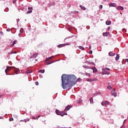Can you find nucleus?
Listing matches in <instances>:
<instances>
[{
  "mask_svg": "<svg viewBox=\"0 0 128 128\" xmlns=\"http://www.w3.org/2000/svg\"><path fill=\"white\" fill-rule=\"evenodd\" d=\"M38 55V54H34L30 58H36Z\"/></svg>",
  "mask_w": 128,
  "mask_h": 128,
  "instance_id": "nucleus-10",
  "label": "nucleus"
},
{
  "mask_svg": "<svg viewBox=\"0 0 128 128\" xmlns=\"http://www.w3.org/2000/svg\"><path fill=\"white\" fill-rule=\"evenodd\" d=\"M99 8H100V10H102V5H100L99 6Z\"/></svg>",
  "mask_w": 128,
  "mask_h": 128,
  "instance_id": "nucleus-34",
  "label": "nucleus"
},
{
  "mask_svg": "<svg viewBox=\"0 0 128 128\" xmlns=\"http://www.w3.org/2000/svg\"><path fill=\"white\" fill-rule=\"evenodd\" d=\"M79 48H80V50H84V48L82 46H80Z\"/></svg>",
  "mask_w": 128,
  "mask_h": 128,
  "instance_id": "nucleus-26",
  "label": "nucleus"
},
{
  "mask_svg": "<svg viewBox=\"0 0 128 128\" xmlns=\"http://www.w3.org/2000/svg\"><path fill=\"white\" fill-rule=\"evenodd\" d=\"M104 2H106V0H103Z\"/></svg>",
  "mask_w": 128,
  "mask_h": 128,
  "instance_id": "nucleus-51",
  "label": "nucleus"
},
{
  "mask_svg": "<svg viewBox=\"0 0 128 128\" xmlns=\"http://www.w3.org/2000/svg\"><path fill=\"white\" fill-rule=\"evenodd\" d=\"M108 55L110 56H116V54L112 53V52H110L108 53Z\"/></svg>",
  "mask_w": 128,
  "mask_h": 128,
  "instance_id": "nucleus-12",
  "label": "nucleus"
},
{
  "mask_svg": "<svg viewBox=\"0 0 128 128\" xmlns=\"http://www.w3.org/2000/svg\"><path fill=\"white\" fill-rule=\"evenodd\" d=\"M20 34H22V32H24V28H22L20 30Z\"/></svg>",
  "mask_w": 128,
  "mask_h": 128,
  "instance_id": "nucleus-27",
  "label": "nucleus"
},
{
  "mask_svg": "<svg viewBox=\"0 0 128 128\" xmlns=\"http://www.w3.org/2000/svg\"><path fill=\"white\" fill-rule=\"evenodd\" d=\"M108 32H103L102 34V36H108Z\"/></svg>",
  "mask_w": 128,
  "mask_h": 128,
  "instance_id": "nucleus-13",
  "label": "nucleus"
},
{
  "mask_svg": "<svg viewBox=\"0 0 128 128\" xmlns=\"http://www.w3.org/2000/svg\"><path fill=\"white\" fill-rule=\"evenodd\" d=\"M122 30H126V29L125 28H123Z\"/></svg>",
  "mask_w": 128,
  "mask_h": 128,
  "instance_id": "nucleus-50",
  "label": "nucleus"
},
{
  "mask_svg": "<svg viewBox=\"0 0 128 128\" xmlns=\"http://www.w3.org/2000/svg\"><path fill=\"white\" fill-rule=\"evenodd\" d=\"M110 72L103 71V74H110Z\"/></svg>",
  "mask_w": 128,
  "mask_h": 128,
  "instance_id": "nucleus-25",
  "label": "nucleus"
},
{
  "mask_svg": "<svg viewBox=\"0 0 128 128\" xmlns=\"http://www.w3.org/2000/svg\"><path fill=\"white\" fill-rule=\"evenodd\" d=\"M16 40H14L13 42H12V44H11V45H10V47L11 48H12V46H14V44H16Z\"/></svg>",
  "mask_w": 128,
  "mask_h": 128,
  "instance_id": "nucleus-16",
  "label": "nucleus"
},
{
  "mask_svg": "<svg viewBox=\"0 0 128 128\" xmlns=\"http://www.w3.org/2000/svg\"><path fill=\"white\" fill-rule=\"evenodd\" d=\"M70 46L69 43L59 44L58 46V48H62L63 46Z\"/></svg>",
  "mask_w": 128,
  "mask_h": 128,
  "instance_id": "nucleus-3",
  "label": "nucleus"
},
{
  "mask_svg": "<svg viewBox=\"0 0 128 128\" xmlns=\"http://www.w3.org/2000/svg\"><path fill=\"white\" fill-rule=\"evenodd\" d=\"M106 24L107 26H110V24H112V22L110 21H106Z\"/></svg>",
  "mask_w": 128,
  "mask_h": 128,
  "instance_id": "nucleus-22",
  "label": "nucleus"
},
{
  "mask_svg": "<svg viewBox=\"0 0 128 128\" xmlns=\"http://www.w3.org/2000/svg\"><path fill=\"white\" fill-rule=\"evenodd\" d=\"M116 88H113L111 92L112 96H116Z\"/></svg>",
  "mask_w": 128,
  "mask_h": 128,
  "instance_id": "nucleus-4",
  "label": "nucleus"
},
{
  "mask_svg": "<svg viewBox=\"0 0 128 128\" xmlns=\"http://www.w3.org/2000/svg\"><path fill=\"white\" fill-rule=\"evenodd\" d=\"M16 0H14L13 4H16Z\"/></svg>",
  "mask_w": 128,
  "mask_h": 128,
  "instance_id": "nucleus-36",
  "label": "nucleus"
},
{
  "mask_svg": "<svg viewBox=\"0 0 128 128\" xmlns=\"http://www.w3.org/2000/svg\"><path fill=\"white\" fill-rule=\"evenodd\" d=\"M89 50H92V46H89Z\"/></svg>",
  "mask_w": 128,
  "mask_h": 128,
  "instance_id": "nucleus-45",
  "label": "nucleus"
},
{
  "mask_svg": "<svg viewBox=\"0 0 128 128\" xmlns=\"http://www.w3.org/2000/svg\"><path fill=\"white\" fill-rule=\"evenodd\" d=\"M89 54H92V50L90 51Z\"/></svg>",
  "mask_w": 128,
  "mask_h": 128,
  "instance_id": "nucleus-39",
  "label": "nucleus"
},
{
  "mask_svg": "<svg viewBox=\"0 0 128 128\" xmlns=\"http://www.w3.org/2000/svg\"><path fill=\"white\" fill-rule=\"evenodd\" d=\"M110 6H113L114 8L116 7V4L114 3H110L109 4Z\"/></svg>",
  "mask_w": 128,
  "mask_h": 128,
  "instance_id": "nucleus-11",
  "label": "nucleus"
},
{
  "mask_svg": "<svg viewBox=\"0 0 128 128\" xmlns=\"http://www.w3.org/2000/svg\"><path fill=\"white\" fill-rule=\"evenodd\" d=\"M90 104H93L94 102V98H90Z\"/></svg>",
  "mask_w": 128,
  "mask_h": 128,
  "instance_id": "nucleus-23",
  "label": "nucleus"
},
{
  "mask_svg": "<svg viewBox=\"0 0 128 128\" xmlns=\"http://www.w3.org/2000/svg\"><path fill=\"white\" fill-rule=\"evenodd\" d=\"M2 117L0 116V120H2Z\"/></svg>",
  "mask_w": 128,
  "mask_h": 128,
  "instance_id": "nucleus-49",
  "label": "nucleus"
},
{
  "mask_svg": "<svg viewBox=\"0 0 128 128\" xmlns=\"http://www.w3.org/2000/svg\"><path fill=\"white\" fill-rule=\"evenodd\" d=\"M39 72L41 74H44V70H40Z\"/></svg>",
  "mask_w": 128,
  "mask_h": 128,
  "instance_id": "nucleus-30",
  "label": "nucleus"
},
{
  "mask_svg": "<svg viewBox=\"0 0 128 128\" xmlns=\"http://www.w3.org/2000/svg\"><path fill=\"white\" fill-rule=\"evenodd\" d=\"M84 68H88V66H84Z\"/></svg>",
  "mask_w": 128,
  "mask_h": 128,
  "instance_id": "nucleus-46",
  "label": "nucleus"
},
{
  "mask_svg": "<svg viewBox=\"0 0 128 128\" xmlns=\"http://www.w3.org/2000/svg\"><path fill=\"white\" fill-rule=\"evenodd\" d=\"M32 120H36V117H32Z\"/></svg>",
  "mask_w": 128,
  "mask_h": 128,
  "instance_id": "nucleus-40",
  "label": "nucleus"
},
{
  "mask_svg": "<svg viewBox=\"0 0 128 128\" xmlns=\"http://www.w3.org/2000/svg\"><path fill=\"white\" fill-rule=\"evenodd\" d=\"M53 58H54V56H51V57H50V58H46V62H50V60H52Z\"/></svg>",
  "mask_w": 128,
  "mask_h": 128,
  "instance_id": "nucleus-15",
  "label": "nucleus"
},
{
  "mask_svg": "<svg viewBox=\"0 0 128 128\" xmlns=\"http://www.w3.org/2000/svg\"><path fill=\"white\" fill-rule=\"evenodd\" d=\"M120 128H124V126L121 127Z\"/></svg>",
  "mask_w": 128,
  "mask_h": 128,
  "instance_id": "nucleus-52",
  "label": "nucleus"
},
{
  "mask_svg": "<svg viewBox=\"0 0 128 128\" xmlns=\"http://www.w3.org/2000/svg\"><path fill=\"white\" fill-rule=\"evenodd\" d=\"M2 96H4V94H1V95H0V98H2Z\"/></svg>",
  "mask_w": 128,
  "mask_h": 128,
  "instance_id": "nucleus-44",
  "label": "nucleus"
},
{
  "mask_svg": "<svg viewBox=\"0 0 128 128\" xmlns=\"http://www.w3.org/2000/svg\"><path fill=\"white\" fill-rule=\"evenodd\" d=\"M86 76H90V74H86Z\"/></svg>",
  "mask_w": 128,
  "mask_h": 128,
  "instance_id": "nucleus-42",
  "label": "nucleus"
},
{
  "mask_svg": "<svg viewBox=\"0 0 128 128\" xmlns=\"http://www.w3.org/2000/svg\"><path fill=\"white\" fill-rule=\"evenodd\" d=\"M15 72L16 74H18V70H16Z\"/></svg>",
  "mask_w": 128,
  "mask_h": 128,
  "instance_id": "nucleus-35",
  "label": "nucleus"
},
{
  "mask_svg": "<svg viewBox=\"0 0 128 128\" xmlns=\"http://www.w3.org/2000/svg\"><path fill=\"white\" fill-rule=\"evenodd\" d=\"M28 10H32V7L28 8Z\"/></svg>",
  "mask_w": 128,
  "mask_h": 128,
  "instance_id": "nucleus-41",
  "label": "nucleus"
},
{
  "mask_svg": "<svg viewBox=\"0 0 128 128\" xmlns=\"http://www.w3.org/2000/svg\"><path fill=\"white\" fill-rule=\"evenodd\" d=\"M80 8H82V10H86V7L82 6V5H80Z\"/></svg>",
  "mask_w": 128,
  "mask_h": 128,
  "instance_id": "nucleus-19",
  "label": "nucleus"
},
{
  "mask_svg": "<svg viewBox=\"0 0 128 128\" xmlns=\"http://www.w3.org/2000/svg\"><path fill=\"white\" fill-rule=\"evenodd\" d=\"M82 101L80 100L78 102V104H81Z\"/></svg>",
  "mask_w": 128,
  "mask_h": 128,
  "instance_id": "nucleus-32",
  "label": "nucleus"
},
{
  "mask_svg": "<svg viewBox=\"0 0 128 128\" xmlns=\"http://www.w3.org/2000/svg\"><path fill=\"white\" fill-rule=\"evenodd\" d=\"M100 92H97L94 94V96H100Z\"/></svg>",
  "mask_w": 128,
  "mask_h": 128,
  "instance_id": "nucleus-17",
  "label": "nucleus"
},
{
  "mask_svg": "<svg viewBox=\"0 0 128 128\" xmlns=\"http://www.w3.org/2000/svg\"><path fill=\"white\" fill-rule=\"evenodd\" d=\"M106 70H110V69L108 68H104L102 69L103 72H106Z\"/></svg>",
  "mask_w": 128,
  "mask_h": 128,
  "instance_id": "nucleus-24",
  "label": "nucleus"
},
{
  "mask_svg": "<svg viewBox=\"0 0 128 128\" xmlns=\"http://www.w3.org/2000/svg\"><path fill=\"white\" fill-rule=\"evenodd\" d=\"M96 80H98V79H96V78H94L93 79H90V78L87 79V81L88 82H94Z\"/></svg>",
  "mask_w": 128,
  "mask_h": 128,
  "instance_id": "nucleus-8",
  "label": "nucleus"
},
{
  "mask_svg": "<svg viewBox=\"0 0 128 128\" xmlns=\"http://www.w3.org/2000/svg\"><path fill=\"white\" fill-rule=\"evenodd\" d=\"M72 108V105H68L64 110V112H67V110H70Z\"/></svg>",
  "mask_w": 128,
  "mask_h": 128,
  "instance_id": "nucleus-2",
  "label": "nucleus"
},
{
  "mask_svg": "<svg viewBox=\"0 0 128 128\" xmlns=\"http://www.w3.org/2000/svg\"><path fill=\"white\" fill-rule=\"evenodd\" d=\"M102 106H108V104H110V102L108 101H104V102H102Z\"/></svg>",
  "mask_w": 128,
  "mask_h": 128,
  "instance_id": "nucleus-5",
  "label": "nucleus"
},
{
  "mask_svg": "<svg viewBox=\"0 0 128 128\" xmlns=\"http://www.w3.org/2000/svg\"><path fill=\"white\" fill-rule=\"evenodd\" d=\"M52 64V63H48L46 64H47V66H48V64Z\"/></svg>",
  "mask_w": 128,
  "mask_h": 128,
  "instance_id": "nucleus-48",
  "label": "nucleus"
},
{
  "mask_svg": "<svg viewBox=\"0 0 128 128\" xmlns=\"http://www.w3.org/2000/svg\"><path fill=\"white\" fill-rule=\"evenodd\" d=\"M110 27H108V30H110Z\"/></svg>",
  "mask_w": 128,
  "mask_h": 128,
  "instance_id": "nucleus-47",
  "label": "nucleus"
},
{
  "mask_svg": "<svg viewBox=\"0 0 128 128\" xmlns=\"http://www.w3.org/2000/svg\"><path fill=\"white\" fill-rule=\"evenodd\" d=\"M62 86L64 90H66L67 88H72V86H74L76 84V77L74 75L63 74L62 76Z\"/></svg>",
  "mask_w": 128,
  "mask_h": 128,
  "instance_id": "nucleus-1",
  "label": "nucleus"
},
{
  "mask_svg": "<svg viewBox=\"0 0 128 128\" xmlns=\"http://www.w3.org/2000/svg\"><path fill=\"white\" fill-rule=\"evenodd\" d=\"M9 120H10V122H12V121L14 120V118H10V119H9Z\"/></svg>",
  "mask_w": 128,
  "mask_h": 128,
  "instance_id": "nucleus-33",
  "label": "nucleus"
},
{
  "mask_svg": "<svg viewBox=\"0 0 128 128\" xmlns=\"http://www.w3.org/2000/svg\"><path fill=\"white\" fill-rule=\"evenodd\" d=\"M107 88H108V90H112V86H108L107 87Z\"/></svg>",
  "mask_w": 128,
  "mask_h": 128,
  "instance_id": "nucleus-29",
  "label": "nucleus"
},
{
  "mask_svg": "<svg viewBox=\"0 0 128 128\" xmlns=\"http://www.w3.org/2000/svg\"><path fill=\"white\" fill-rule=\"evenodd\" d=\"M12 70V66H6V69L5 70L6 74H8V72H10Z\"/></svg>",
  "mask_w": 128,
  "mask_h": 128,
  "instance_id": "nucleus-6",
  "label": "nucleus"
},
{
  "mask_svg": "<svg viewBox=\"0 0 128 128\" xmlns=\"http://www.w3.org/2000/svg\"><path fill=\"white\" fill-rule=\"evenodd\" d=\"M40 118V116L39 115V116H38L36 118V120H38V118Z\"/></svg>",
  "mask_w": 128,
  "mask_h": 128,
  "instance_id": "nucleus-38",
  "label": "nucleus"
},
{
  "mask_svg": "<svg viewBox=\"0 0 128 128\" xmlns=\"http://www.w3.org/2000/svg\"><path fill=\"white\" fill-rule=\"evenodd\" d=\"M32 10H28L26 12V14H32Z\"/></svg>",
  "mask_w": 128,
  "mask_h": 128,
  "instance_id": "nucleus-28",
  "label": "nucleus"
},
{
  "mask_svg": "<svg viewBox=\"0 0 128 128\" xmlns=\"http://www.w3.org/2000/svg\"><path fill=\"white\" fill-rule=\"evenodd\" d=\"M35 84L36 86H38V82H36Z\"/></svg>",
  "mask_w": 128,
  "mask_h": 128,
  "instance_id": "nucleus-37",
  "label": "nucleus"
},
{
  "mask_svg": "<svg viewBox=\"0 0 128 128\" xmlns=\"http://www.w3.org/2000/svg\"><path fill=\"white\" fill-rule=\"evenodd\" d=\"M80 80V78H78V79H77V80H76V82H79Z\"/></svg>",
  "mask_w": 128,
  "mask_h": 128,
  "instance_id": "nucleus-43",
  "label": "nucleus"
},
{
  "mask_svg": "<svg viewBox=\"0 0 128 128\" xmlns=\"http://www.w3.org/2000/svg\"><path fill=\"white\" fill-rule=\"evenodd\" d=\"M32 72L30 71L29 70H28L26 72V74H30Z\"/></svg>",
  "mask_w": 128,
  "mask_h": 128,
  "instance_id": "nucleus-31",
  "label": "nucleus"
},
{
  "mask_svg": "<svg viewBox=\"0 0 128 128\" xmlns=\"http://www.w3.org/2000/svg\"><path fill=\"white\" fill-rule=\"evenodd\" d=\"M20 122H30V118H28L24 120H20Z\"/></svg>",
  "mask_w": 128,
  "mask_h": 128,
  "instance_id": "nucleus-14",
  "label": "nucleus"
},
{
  "mask_svg": "<svg viewBox=\"0 0 128 128\" xmlns=\"http://www.w3.org/2000/svg\"><path fill=\"white\" fill-rule=\"evenodd\" d=\"M59 116H68V114L65 113L64 111H62L60 112V114Z\"/></svg>",
  "mask_w": 128,
  "mask_h": 128,
  "instance_id": "nucleus-7",
  "label": "nucleus"
},
{
  "mask_svg": "<svg viewBox=\"0 0 128 128\" xmlns=\"http://www.w3.org/2000/svg\"><path fill=\"white\" fill-rule=\"evenodd\" d=\"M116 9L118 10H124V7L122 6H118L116 8Z\"/></svg>",
  "mask_w": 128,
  "mask_h": 128,
  "instance_id": "nucleus-9",
  "label": "nucleus"
},
{
  "mask_svg": "<svg viewBox=\"0 0 128 128\" xmlns=\"http://www.w3.org/2000/svg\"><path fill=\"white\" fill-rule=\"evenodd\" d=\"M98 72V69L96 68V67L93 68V72Z\"/></svg>",
  "mask_w": 128,
  "mask_h": 128,
  "instance_id": "nucleus-20",
  "label": "nucleus"
},
{
  "mask_svg": "<svg viewBox=\"0 0 128 128\" xmlns=\"http://www.w3.org/2000/svg\"><path fill=\"white\" fill-rule=\"evenodd\" d=\"M124 122H126V120H124Z\"/></svg>",
  "mask_w": 128,
  "mask_h": 128,
  "instance_id": "nucleus-53",
  "label": "nucleus"
},
{
  "mask_svg": "<svg viewBox=\"0 0 128 128\" xmlns=\"http://www.w3.org/2000/svg\"><path fill=\"white\" fill-rule=\"evenodd\" d=\"M56 114H58V116H60V110H56Z\"/></svg>",
  "mask_w": 128,
  "mask_h": 128,
  "instance_id": "nucleus-18",
  "label": "nucleus"
},
{
  "mask_svg": "<svg viewBox=\"0 0 128 128\" xmlns=\"http://www.w3.org/2000/svg\"><path fill=\"white\" fill-rule=\"evenodd\" d=\"M120 58V54H117L116 56V60H118Z\"/></svg>",
  "mask_w": 128,
  "mask_h": 128,
  "instance_id": "nucleus-21",
  "label": "nucleus"
}]
</instances>
